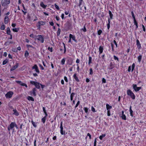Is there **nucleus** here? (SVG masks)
I'll return each mask as SVG.
<instances>
[{
    "instance_id": "1",
    "label": "nucleus",
    "mask_w": 146,
    "mask_h": 146,
    "mask_svg": "<svg viewBox=\"0 0 146 146\" xmlns=\"http://www.w3.org/2000/svg\"><path fill=\"white\" fill-rule=\"evenodd\" d=\"M35 39L37 40L38 41L42 43L44 42V38L42 35H38L35 36Z\"/></svg>"
},
{
    "instance_id": "2",
    "label": "nucleus",
    "mask_w": 146,
    "mask_h": 146,
    "mask_svg": "<svg viewBox=\"0 0 146 146\" xmlns=\"http://www.w3.org/2000/svg\"><path fill=\"white\" fill-rule=\"evenodd\" d=\"M10 2V0H2L1 3L2 6L5 7L9 4Z\"/></svg>"
},
{
    "instance_id": "3",
    "label": "nucleus",
    "mask_w": 146,
    "mask_h": 146,
    "mask_svg": "<svg viewBox=\"0 0 146 146\" xmlns=\"http://www.w3.org/2000/svg\"><path fill=\"white\" fill-rule=\"evenodd\" d=\"M127 95L130 97L133 100L135 99V96L133 92L130 89H128L127 92Z\"/></svg>"
},
{
    "instance_id": "4",
    "label": "nucleus",
    "mask_w": 146,
    "mask_h": 146,
    "mask_svg": "<svg viewBox=\"0 0 146 146\" xmlns=\"http://www.w3.org/2000/svg\"><path fill=\"white\" fill-rule=\"evenodd\" d=\"M13 93L12 91H9L5 95V96L6 98H10L12 96Z\"/></svg>"
},
{
    "instance_id": "5",
    "label": "nucleus",
    "mask_w": 146,
    "mask_h": 146,
    "mask_svg": "<svg viewBox=\"0 0 146 146\" xmlns=\"http://www.w3.org/2000/svg\"><path fill=\"white\" fill-rule=\"evenodd\" d=\"M133 88L136 92H137L141 88V87H138L136 84H133L132 85Z\"/></svg>"
},
{
    "instance_id": "6",
    "label": "nucleus",
    "mask_w": 146,
    "mask_h": 146,
    "mask_svg": "<svg viewBox=\"0 0 146 146\" xmlns=\"http://www.w3.org/2000/svg\"><path fill=\"white\" fill-rule=\"evenodd\" d=\"M15 122H12L8 126V129L9 131H10V130L13 129L15 127Z\"/></svg>"
},
{
    "instance_id": "7",
    "label": "nucleus",
    "mask_w": 146,
    "mask_h": 146,
    "mask_svg": "<svg viewBox=\"0 0 146 146\" xmlns=\"http://www.w3.org/2000/svg\"><path fill=\"white\" fill-rule=\"evenodd\" d=\"M62 122L61 121L60 123V132L61 135H63L65 134V131H64L63 130V128L62 126Z\"/></svg>"
},
{
    "instance_id": "8",
    "label": "nucleus",
    "mask_w": 146,
    "mask_h": 146,
    "mask_svg": "<svg viewBox=\"0 0 146 146\" xmlns=\"http://www.w3.org/2000/svg\"><path fill=\"white\" fill-rule=\"evenodd\" d=\"M32 69H35V72L38 73H39L40 72L38 66L36 64H35L32 67Z\"/></svg>"
},
{
    "instance_id": "9",
    "label": "nucleus",
    "mask_w": 146,
    "mask_h": 146,
    "mask_svg": "<svg viewBox=\"0 0 146 146\" xmlns=\"http://www.w3.org/2000/svg\"><path fill=\"white\" fill-rule=\"evenodd\" d=\"M16 82L17 83L19 84L21 86H25L26 88H27L28 87L27 85L26 84L20 81H16Z\"/></svg>"
},
{
    "instance_id": "10",
    "label": "nucleus",
    "mask_w": 146,
    "mask_h": 146,
    "mask_svg": "<svg viewBox=\"0 0 146 146\" xmlns=\"http://www.w3.org/2000/svg\"><path fill=\"white\" fill-rule=\"evenodd\" d=\"M36 90L35 88H33L31 91L30 92V94L32 95L33 94V96H35L36 94Z\"/></svg>"
},
{
    "instance_id": "11",
    "label": "nucleus",
    "mask_w": 146,
    "mask_h": 146,
    "mask_svg": "<svg viewBox=\"0 0 146 146\" xmlns=\"http://www.w3.org/2000/svg\"><path fill=\"white\" fill-rule=\"evenodd\" d=\"M19 65V64L18 63H16V64L13 66L12 68L10 69L11 71H12L15 69H16L17 68H18V66Z\"/></svg>"
},
{
    "instance_id": "12",
    "label": "nucleus",
    "mask_w": 146,
    "mask_h": 146,
    "mask_svg": "<svg viewBox=\"0 0 146 146\" xmlns=\"http://www.w3.org/2000/svg\"><path fill=\"white\" fill-rule=\"evenodd\" d=\"M136 44L137 46V47L139 49H140L141 48V44L140 43L139 40L137 39L136 40Z\"/></svg>"
},
{
    "instance_id": "13",
    "label": "nucleus",
    "mask_w": 146,
    "mask_h": 146,
    "mask_svg": "<svg viewBox=\"0 0 146 146\" xmlns=\"http://www.w3.org/2000/svg\"><path fill=\"white\" fill-rule=\"evenodd\" d=\"M124 111H122L121 112V117L122 118V119L125 120L126 119V117L125 115L124 114Z\"/></svg>"
},
{
    "instance_id": "14",
    "label": "nucleus",
    "mask_w": 146,
    "mask_h": 146,
    "mask_svg": "<svg viewBox=\"0 0 146 146\" xmlns=\"http://www.w3.org/2000/svg\"><path fill=\"white\" fill-rule=\"evenodd\" d=\"M69 38L70 39L72 38L73 40H74L75 42L76 41V40L75 37L74 36L72 35V34H70L69 35Z\"/></svg>"
},
{
    "instance_id": "15",
    "label": "nucleus",
    "mask_w": 146,
    "mask_h": 146,
    "mask_svg": "<svg viewBox=\"0 0 146 146\" xmlns=\"http://www.w3.org/2000/svg\"><path fill=\"white\" fill-rule=\"evenodd\" d=\"M13 42L11 41H6L5 42V44L6 46L8 45H9L10 44L13 43Z\"/></svg>"
},
{
    "instance_id": "16",
    "label": "nucleus",
    "mask_w": 146,
    "mask_h": 146,
    "mask_svg": "<svg viewBox=\"0 0 146 146\" xmlns=\"http://www.w3.org/2000/svg\"><path fill=\"white\" fill-rule=\"evenodd\" d=\"M13 114L15 115L16 116H18L19 115V113L17 111L16 109H14L13 110Z\"/></svg>"
},
{
    "instance_id": "17",
    "label": "nucleus",
    "mask_w": 146,
    "mask_h": 146,
    "mask_svg": "<svg viewBox=\"0 0 146 146\" xmlns=\"http://www.w3.org/2000/svg\"><path fill=\"white\" fill-rule=\"evenodd\" d=\"M111 19L110 18H109L108 19V23L107 24V28L108 29H109L110 27V22H111Z\"/></svg>"
},
{
    "instance_id": "18",
    "label": "nucleus",
    "mask_w": 146,
    "mask_h": 146,
    "mask_svg": "<svg viewBox=\"0 0 146 146\" xmlns=\"http://www.w3.org/2000/svg\"><path fill=\"white\" fill-rule=\"evenodd\" d=\"M103 48L102 46H100L99 48V54H102L103 51Z\"/></svg>"
},
{
    "instance_id": "19",
    "label": "nucleus",
    "mask_w": 146,
    "mask_h": 146,
    "mask_svg": "<svg viewBox=\"0 0 146 146\" xmlns=\"http://www.w3.org/2000/svg\"><path fill=\"white\" fill-rule=\"evenodd\" d=\"M73 78L75 79L76 81H77V82H79V80L78 78V77H77L76 75V74H75L73 76Z\"/></svg>"
},
{
    "instance_id": "20",
    "label": "nucleus",
    "mask_w": 146,
    "mask_h": 146,
    "mask_svg": "<svg viewBox=\"0 0 146 146\" xmlns=\"http://www.w3.org/2000/svg\"><path fill=\"white\" fill-rule=\"evenodd\" d=\"M35 86L36 88L39 89L40 87V84L36 82Z\"/></svg>"
},
{
    "instance_id": "21",
    "label": "nucleus",
    "mask_w": 146,
    "mask_h": 146,
    "mask_svg": "<svg viewBox=\"0 0 146 146\" xmlns=\"http://www.w3.org/2000/svg\"><path fill=\"white\" fill-rule=\"evenodd\" d=\"M9 17L7 16H5L4 19V23L5 24H7L8 22Z\"/></svg>"
},
{
    "instance_id": "22",
    "label": "nucleus",
    "mask_w": 146,
    "mask_h": 146,
    "mask_svg": "<svg viewBox=\"0 0 146 146\" xmlns=\"http://www.w3.org/2000/svg\"><path fill=\"white\" fill-rule=\"evenodd\" d=\"M106 108L107 110H110V109H111L112 107L111 106H110L108 104H106Z\"/></svg>"
},
{
    "instance_id": "23",
    "label": "nucleus",
    "mask_w": 146,
    "mask_h": 146,
    "mask_svg": "<svg viewBox=\"0 0 146 146\" xmlns=\"http://www.w3.org/2000/svg\"><path fill=\"white\" fill-rule=\"evenodd\" d=\"M40 6L44 9L46 8L47 6V5L44 4L43 2H41L40 3Z\"/></svg>"
},
{
    "instance_id": "24",
    "label": "nucleus",
    "mask_w": 146,
    "mask_h": 146,
    "mask_svg": "<svg viewBox=\"0 0 146 146\" xmlns=\"http://www.w3.org/2000/svg\"><path fill=\"white\" fill-rule=\"evenodd\" d=\"M7 33L8 35H11V31L10 30V29L9 27H7Z\"/></svg>"
},
{
    "instance_id": "25",
    "label": "nucleus",
    "mask_w": 146,
    "mask_h": 146,
    "mask_svg": "<svg viewBox=\"0 0 146 146\" xmlns=\"http://www.w3.org/2000/svg\"><path fill=\"white\" fill-rule=\"evenodd\" d=\"M27 99L29 101H31L33 102L34 101V99L33 98L30 96H28Z\"/></svg>"
},
{
    "instance_id": "26",
    "label": "nucleus",
    "mask_w": 146,
    "mask_h": 146,
    "mask_svg": "<svg viewBox=\"0 0 146 146\" xmlns=\"http://www.w3.org/2000/svg\"><path fill=\"white\" fill-rule=\"evenodd\" d=\"M109 14L110 19H113V15L111 11L110 10L109 11Z\"/></svg>"
},
{
    "instance_id": "27",
    "label": "nucleus",
    "mask_w": 146,
    "mask_h": 146,
    "mask_svg": "<svg viewBox=\"0 0 146 146\" xmlns=\"http://www.w3.org/2000/svg\"><path fill=\"white\" fill-rule=\"evenodd\" d=\"M129 111L130 113V115L131 116H133V111L131 109V106L129 108Z\"/></svg>"
},
{
    "instance_id": "28",
    "label": "nucleus",
    "mask_w": 146,
    "mask_h": 146,
    "mask_svg": "<svg viewBox=\"0 0 146 146\" xmlns=\"http://www.w3.org/2000/svg\"><path fill=\"white\" fill-rule=\"evenodd\" d=\"M38 24L40 26L41 25H43L45 23L44 22L41 21H39L38 22Z\"/></svg>"
},
{
    "instance_id": "29",
    "label": "nucleus",
    "mask_w": 146,
    "mask_h": 146,
    "mask_svg": "<svg viewBox=\"0 0 146 146\" xmlns=\"http://www.w3.org/2000/svg\"><path fill=\"white\" fill-rule=\"evenodd\" d=\"M92 62V58L91 56H89V58L88 64H90Z\"/></svg>"
},
{
    "instance_id": "30",
    "label": "nucleus",
    "mask_w": 146,
    "mask_h": 146,
    "mask_svg": "<svg viewBox=\"0 0 146 146\" xmlns=\"http://www.w3.org/2000/svg\"><path fill=\"white\" fill-rule=\"evenodd\" d=\"M25 57H27L29 55V53L27 51H26L25 52Z\"/></svg>"
},
{
    "instance_id": "31",
    "label": "nucleus",
    "mask_w": 146,
    "mask_h": 146,
    "mask_svg": "<svg viewBox=\"0 0 146 146\" xmlns=\"http://www.w3.org/2000/svg\"><path fill=\"white\" fill-rule=\"evenodd\" d=\"M84 110L85 112L86 113H89V112H88V109L87 107H84Z\"/></svg>"
},
{
    "instance_id": "32",
    "label": "nucleus",
    "mask_w": 146,
    "mask_h": 146,
    "mask_svg": "<svg viewBox=\"0 0 146 146\" xmlns=\"http://www.w3.org/2000/svg\"><path fill=\"white\" fill-rule=\"evenodd\" d=\"M137 58H138V61L140 62L141 61V59L142 58V56L141 55L137 57Z\"/></svg>"
},
{
    "instance_id": "33",
    "label": "nucleus",
    "mask_w": 146,
    "mask_h": 146,
    "mask_svg": "<svg viewBox=\"0 0 146 146\" xmlns=\"http://www.w3.org/2000/svg\"><path fill=\"white\" fill-rule=\"evenodd\" d=\"M8 61V60H4L2 64L3 65H4L6 64L7 63Z\"/></svg>"
},
{
    "instance_id": "34",
    "label": "nucleus",
    "mask_w": 146,
    "mask_h": 146,
    "mask_svg": "<svg viewBox=\"0 0 146 146\" xmlns=\"http://www.w3.org/2000/svg\"><path fill=\"white\" fill-rule=\"evenodd\" d=\"M106 134H103L102 135H101L99 137V138L100 140L102 139L103 137H105L106 136Z\"/></svg>"
},
{
    "instance_id": "35",
    "label": "nucleus",
    "mask_w": 146,
    "mask_h": 146,
    "mask_svg": "<svg viewBox=\"0 0 146 146\" xmlns=\"http://www.w3.org/2000/svg\"><path fill=\"white\" fill-rule=\"evenodd\" d=\"M46 117H43L41 119L42 122L43 123H44L45 122L46 120Z\"/></svg>"
},
{
    "instance_id": "36",
    "label": "nucleus",
    "mask_w": 146,
    "mask_h": 146,
    "mask_svg": "<svg viewBox=\"0 0 146 146\" xmlns=\"http://www.w3.org/2000/svg\"><path fill=\"white\" fill-rule=\"evenodd\" d=\"M60 28H58L57 31V36H59L60 35Z\"/></svg>"
},
{
    "instance_id": "37",
    "label": "nucleus",
    "mask_w": 146,
    "mask_h": 146,
    "mask_svg": "<svg viewBox=\"0 0 146 146\" xmlns=\"http://www.w3.org/2000/svg\"><path fill=\"white\" fill-rule=\"evenodd\" d=\"M65 59L64 58H63L61 61V64L62 65H64V64L65 62Z\"/></svg>"
},
{
    "instance_id": "38",
    "label": "nucleus",
    "mask_w": 146,
    "mask_h": 146,
    "mask_svg": "<svg viewBox=\"0 0 146 146\" xmlns=\"http://www.w3.org/2000/svg\"><path fill=\"white\" fill-rule=\"evenodd\" d=\"M79 6L80 8L81 9L82 7H80V6L82 4V2L83 0H79Z\"/></svg>"
},
{
    "instance_id": "39",
    "label": "nucleus",
    "mask_w": 146,
    "mask_h": 146,
    "mask_svg": "<svg viewBox=\"0 0 146 146\" xmlns=\"http://www.w3.org/2000/svg\"><path fill=\"white\" fill-rule=\"evenodd\" d=\"M12 30L13 32H17L19 30V28H15L14 29H12Z\"/></svg>"
},
{
    "instance_id": "40",
    "label": "nucleus",
    "mask_w": 146,
    "mask_h": 146,
    "mask_svg": "<svg viewBox=\"0 0 146 146\" xmlns=\"http://www.w3.org/2000/svg\"><path fill=\"white\" fill-rule=\"evenodd\" d=\"M31 122L34 127H36V123L34 122L33 120L31 121Z\"/></svg>"
},
{
    "instance_id": "41",
    "label": "nucleus",
    "mask_w": 146,
    "mask_h": 146,
    "mask_svg": "<svg viewBox=\"0 0 146 146\" xmlns=\"http://www.w3.org/2000/svg\"><path fill=\"white\" fill-rule=\"evenodd\" d=\"M5 28V26L4 25H2L1 27V29L2 30H4Z\"/></svg>"
},
{
    "instance_id": "42",
    "label": "nucleus",
    "mask_w": 146,
    "mask_h": 146,
    "mask_svg": "<svg viewBox=\"0 0 146 146\" xmlns=\"http://www.w3.org/2000/svg\"><path fill=\"white\" fill-rule=\"evenodd\" d=\"M36 82H35L33 81H31L30 82V83L33 85H34L35 86V85Z\"/></svg>"
},
{
    "instance_id": "43",
    "label": "nucleus",
    "mask_w": 146,
    "mask_h": 146,
    "mask_svg": "<svg viewBox=\"0 0 146 146\" xmlns=\"http://www.w3.org/2000/svg\"><path fill=\"white\" fill-rule=\"evenodd\" d=\"M134 25H136V28H138V25L137 23L136 20H134Z\"/></svg>"
},
{
    "instance_id": "44",
    "label": "nucleus",
    "mask_w": 146,
    "mask_h": 146,
    "mask_svg": "<svg viewBox=\"0 0 146 146\" xmlns=\"http://www.w3.org/2000/svg\"><path fill=\"white\" fill-rule=\"evenodd\" d=\"M131 13L133 19L134 20H136L133 12L132 11H131Z\"/></svg>"
},
{
    "instance_id": "45",
    "label": "nucleus",
    "mask_w": 146,
    "mask_h": 146,
    "mask_svg": "<svg viewBox=\"0 0 146 146\" xmlns=\"http://www.w3.org/2000/svg\"><path fill=\"white\" fill-rule=\"evenodd\" d=\"M102 31L100 29V30H99L98 31V35H100L101 33H102Z\"/></svg>"
},
{
    "instance_id": "46",
    "label": "nucleus",
    "mask_w": 146,
    "mask_h": 146,
    "mask_svg": "<svg viewBox=\"0 0 146 146\" xmlns=\"http://www.w3.org/2000/svg\"><path fill=\"white\" fill-rule=\"evenodd\" d=\"M64 79L66 82L67 83L68 82L67 78L66 76H64Z\"/></svg>"
},
{
    "instance_id": "47",
    "label": "nucleus",
    "mask_w": 146,
    "mask_h": 146,
    "mask_svg": "<svg viewBox=\"0 0 146 146\" xmlns=\"http://www.w3.org/2000/svg\"><path fill=\"white\" fill-rule=\"evenodd\" d=\"M135 66V65L134 63H133L132 66V71H133V70H134V68Z\"/></svg>"
},
{
    "instance_id": "48",
    "label": "nucleus",
    "mask_w": 146,
    "mask_h": 146,
    "mask_svg": "<svg viewBox=\"0 0 146 146\" xmlns=\"http://www.w3.org/2000/svg\"><path fill=\"white\" fill-rule=\"evenodd\" d=\"M91 110L93 112H96L95 109L93 106L91 107Z\"/></svg>"
},
{
    "instance_id": "49",
    "label": "nucleus",
    "mask_w": 146,
    "mask_h": 146,
    "mask_svg": "<svg viewBox=\"0 0 146 146\" xmlns=\"http://www.w3.org/2000/svg\"><path fill=\"white\" fill-rule=\"evenodd\" d=\"M90 74L91 75L92 74H93V70H92V68H90Z\"/></svg>"
},
{
    "instance_id": "50",
    "label": "nucleus",
    "mask_w": 146,
    "mask_h": 146,
    "mask_svg": "<svg viewBox=\"0 0 146 146\" xmlns=\"http://www.w3.org/2000/svg\"><path fill=\"white\" fill-rule=\"evenodd\" d=\"M113 56L114 60H117L118 61H119V58L117 57L115 55H114Z\"/></svg>"
},
{
    "instance_id": "51",
    "label": "nucleus",
    "mask_w": 146,
    "mask_h": 146,
    "mask_svg": "<svg viewBox=\"0 0 146 146\" xmlns=\"http://www.w3.org/2000/svg\"><path fill=\"white\" fill-rule=\"evenodd\" d=\"M63 44L64 45V53H65V52H66V47H65V44H64V43H63Z\"/></svg>"
},
{
    "instance_id": "52",
    "label": "nucleus",
    "mask_w": 146,
    "mask_h": 146,
    "mask_svg": "<svg viewBox=\"0 0 146 146\" xmlns=\"http://www.w3.org/2000/svg\"><path fill=\"white\" fill-rule=\"evenodd\" d=\"M80 102L79 101H78L77 102L76 104V106H75V109L78 106V105H79V104H80Z\"/></svg>"
},
{
    "instance_id": "53",
    "label": "nucleus",
    "mask_w": 146,
    "mask_h": 146,
    "mask_svg": "<svg viewBox=\"0 0 146 146\" xmlns=\"http://www.w3.org/2000/svg\"><path fill=\"white\" fill-rule=\"evenodd\" d=\"M110 110H107V115L108 116H109L110 115Z\"/></svg>"
},
{
    "instance_id": "54",
    "label": "nucleus",
    "mask_w": 146,
    "mask_h": 146,
    "mask_svg": "<svg viewBox=\"0 0 146 146\" xmlns=\"http://www.w3.org/2000/svg\"><path fill=\"white\" fill-rule=\"evenodd\" d=\"M82 30L84 32H86V28L85 26L83 28H82Z\"/></svg>"
},
{
    "instance_id": "55",
    "label": "nucleus",
    "mask_w": 146,
    "mask_h": 146,
    "mask_svg": "<svg viewBox=\"0 0 146 146\" xmlns=\"http://www.w3.org/2000/svg\"><path fill=\"white\" fill-rule=\"evenodd\" d=\"M55 7L56 8V9H57V10H58L60 9L59 7L57 5L55 4Z\"/></svg>"
},
{
    "instance_id": "56",
    "label": "nucleus",
    "mask_w": 146,
    "mask_h": 146,
    "mask_svg": "<svg viewBox=\"0 0 146 146\" xmlns=\"http://www.w3.org/2000/svg\"><path fill=\"white\" fill-rule=\"evenodd\" d=\"M48 50L51 52H52V47H49L48 48Z\"/></svg>"
},
{
    "instance_id": "57",
    "label": "nucleus",
    "mask_w": 146,
    "mask_h": 146,
    "mask_svg": "<svg viewBox=\"0 0 146 146\" xmlns=\"http://www.w3.org/2000/svg\"><path fill=\"white\" fill-rule=\"evenodd\" d=\"M113 42L114 44H115V45L116 46V48H117V43L116 41L115 40H114Z\"/></svg>"
},
{
    "instance_id": "58",
    "label": "nucleus",
    "mask_w": 146,
    "mask_h": 146,
    "mask_svg": "<svg viewBox=\"0 0 146 146\" xmlns=\"http://www.w3.org/2000/svg\"><path fill=\"white\" fill-rule=\"evenodd\" d=\"M26 46L28 48H33V47L30 44H27Z\"/></svg>"
},
{
    "instance_id": "59",
    "label": "nucleus",
    "mask_w": 146,
    "mask_h": 146,
    "mask_svg": "<svg viewBox=\"0 0 146 146\" xmlns=\"http://www.w3.org/2000/svg\"><path fill=\"white\" fill-rule=\"evenodd\" d=\"M75 94L74 93H72L70 95V97H73L74 95Z\"/></svg>"
},
{
    "instance_id": "60",
    "label": "nucleus",
    "mask_w": 146,
    "mask_h": 146,
    "mask_svg": "<svg viewBox=\"0 0 146 146\" xmlns=\"http://www.w3.org/2000/svg\"><path fill=\"white\" fill-rule=\"evenodd\" d=\"M61 83L62 85H64V82L63 79H62L61 80Z\"/></svg>"
},
{
    "instance_id": "61",
    "label": "nucleus",
    "mask_w": 146,
    "mask_h": 146,
    "mask_svg": "<svg viewBox=\"0 0 146 146\" xmlns=\"http://www.w3.org/2000/svg\"><path fill=\"white\" fill-rule=\"evenodd\" d=\"M87 136H88L89 137V139H91V135L89 133H87Z\"/></svg>"
},
{
    "instance_id": "62",
    "label": "nucleus",
    "mask_w": 146,
    "mask_h": 146,
    "mask_svg": "<svg viewBox=\"0 0 146 146\" xmlns=\"http://www.w3.org/2000/svg\"><path fill=\"white\" fill-rule=\"evenodd\" d=\"M39 66L40 67V68L42 70H44V67L42 66V65H41L39 64Z\"/></svg>"
},
{
    "instance_id": "63",
    "label": "nucleus",
    "mask_w": 146,
    "mask_h": 146,
    "mask_svg": "<svg viewBox=\"0 0 146 146\" xmlns=\"http://www.w3.org/2000/svg\"><path fill=\"white\" fill-rule=\"evenodd\" d=\"M56 20L58 21H59L60 19L59 17L58 16H56Z\"/></svg>"
},
{
    "instance_id": "64",
    "label": "nucleus",
    "mask_w": 146,
    "mask_h": 146,
    "mask_svg": "<svg viewBox=\"0 0 146 146\" xmlns=\"http://www.w3.org/2000/svg\"><path fill=\"white\" fill-rule=\"evenodd\" d=\"M49 24L52 26H53L54 25V23L52 22H49Z\"/></svg>"
}]
</instances>
